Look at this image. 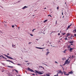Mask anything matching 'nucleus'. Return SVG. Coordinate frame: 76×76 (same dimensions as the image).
Listing matches in <instances>:
<instances>
[{
  "mask_svg": "<svg viewBox=\"0 0 76 76\" xmlns=\"http://www.w3.org/2000/svg\"><path fill=\"white\" fill-rule=\"evenodd\" d=\"M57 72H58V73L57 74V75H54V76H58V74L59 73H61L62 75H63V73L62 72L61 70H58L57 71Z\"/></svg>",
  "mask_w": 76,
  "mask_h": 76,
  "instance_id": "1",
  "label": "nucleus"
},
{
  "mask_svg": "<svg viewBox=\"0 0 76 76\" xmlns=\"http://www.w3.org/2000/svg\"><path fill=\"white\" fill-rule=\"evenodd\" d=\"M36 73H37L38 75H42L44 73V72H40L38 71L37 70H35Z\"/></svg>",
  "mask_w": 76,
  "mask_h": 76,
  "instance_id": "2",
  "label": "nucleus"
},
{
  "mask_svg": "<svg viewBox=\"0 0 76 76\" xmlns=\"http://www.w3.org/2000/svg\"><path fill=\"white\" fill-rule=\"evenodd\" d=\"M4 56H5V57H7L8 58H9V59H12V60H14V59H13V58L10 57V56H7V55H6L4 54Z\"/></svg>",
  "mask_w": 76,
  "mask_h": 76,
  "instance_id": "3",
  "label": "nucleus"
},
{
  "mask_svg": "<svg viewBox=\"0 0 76 76\" xmlns=\"http://www.w3.org/2000/svg\"><path fill=\"white\" fill-rule=\"evenodd\" d=\"M28 71H30V72H34V71L33 70L31 69V68L29 67H28Z\"/></svg>",
  "mask_w": 76,
  "mask_h": 76,
  "instance_id": "4",
  "label": "nucleus"
},
{
  "mask_svg": "<svg viewBox=\"0 0 76 76\" xmlns=\"http://www.w3.org/2000/svg\"><path fill=\"white\" fill-rule=\"evenodd\" d=\"M7 61H9V62H10L11 63H12L13 64H15L14 63V62H12L11 61L9 60H7Z\"/></svg>",
  "mask_w": 76,
  "mask_h": 76,
  "instance_id": "5",
  "label": "nucleus"
},
{
  "mask_svg": "<svg viewBox=\"0 0 76 76\" xmlns=\"http://www.w3.org/2000/svg\"><path fill=\"white\" fill-rule=\"evenodd\" d=\"M46 50L48 51V52L46 53V56H48V54L49 53H50V52H49L48 49H47Z\"/></svg>",
  "mask_w": 76,
  "mask_h": 76,
  "instance_id": "6",
  "label": "nucleus"
},
{
  "mask_svg": "<svg viewBox=\"0 0 76 76\" xmlns=\"http://www.w3.org/2000/svg\"><path fill=\"white\" fill-rule=\"evenodd\" d=\"M64 75H66V76H67V75H69V74H67L66 73V72H64Z\"/></svg>",
  "mask_w": 76,
  "mask_h": 76,
  "instance_id": "7",
  "label": "nucleus"
},
{
  "mask_svg": "<svg viewBox=\"0 0 76 76\" xmlns=\"http://www.w3.org/2000/svg\"><path fill=\"white\" fill-rule=\"evenodd\" d=\"M69 59H68L67 60H66V61H65V63L64 64V65H65V64H66L67 62V61H69Z\"/></svg>",
  "mask_w": 76,
  "mask_h": 76,
  "instance_id": "8",
  "label": "nucleus"
},
{
  "mask_svg": "<svg viewBox=\"0 0 76 76\" xmlns=\"http://www.w3.org/2000/svg\"><path fill=\"white\" fill-rule=\"evenodd\" d=\"M50 75H51V74L48 73L46 74V76H50Z\"/></svg>",
  "mask_w": 76,
  "mask_h": 76,
  "instance_id": "9",
  "label": "nucleus"
},
{
  "mask_svg": "<svg viewBox=\"0 0 76 76\" xmlns=\"http://www.w3.org/2000/svg\"><path fill=\"white\" fill-rule=\"evenodd\" d=\"M68 42L70 44H73V42H74V41L73 40L72 41Z\"/></svg>",
  "mask_w": 76,
  "mask_h": 76,
  "instance_id": "10",
  "label": "nucleus"
},
{
  "mask_svg": "<svg viewBox=\"0 0 76 76\" xmlns=\"http://www.w3.org/2000/svg\"><path fill=\"white\" fill-rule=\"evenodd\" d=\"M28 7H27L26 6H25L24 7H23L22 9H25L26 8H27Z\"/></svg>",
  "mask_w": 76,
  "mask_h": 76,
  "instance_id": "11",
  "label": "nucleus"
},
{
  "mask_svg": "<svg viewBox=\"0 0 76 76\" xmlns=\"http://www.w3.org/2000/svg\"><path fill=\"white\" fill-rule=\"evenodd\" d=\"M72 50H73L72 48H70V49L69 50L70 51V52H72Z\"/></svg>",
  "mask_w": 76,
  "mask_h": 76,
  "instance_id": "12",
  "label": "nucleus"
},
{
  "mask_svg": "<svg viewBox=\"0 0 76 76\" xmlns=\"http://www.w3.org/2000/svg\"><path fill=\"white\" fill-rule=\"evenodd\" d=\"M69 74H72L73 73V71H71L69 72Z\"/></svg>",
  "mask_w": 76,
  "mask_h": 76,
  "instance_id": "13",
  "label": "nucleus"
},
{
  "mask_svg": "<svg viewBox=\"0 0 76 76\" xmlns=\"http://www.w3.org/2000/svg\"><path fill=\"white\" fill-rule=\"evenodd\" d=\"M69 63H70V61H68L67 62H66V64H69Z\"/></svg>",
  "mask_w": 76,
  "mask_h": 76,
  "instance_id": "14",
  "label": "nucleus"
},
{
  "mask_svg": "<svg viewBox=\"0 0 76 76\" xmlns=\"http://www.w3.org/2000/svg\"><path fill=\"white\" fill-rule=\"evenodd\" d=\"M7 67H9L10 68H11V67H13V66H7Z\"/></svg>",
  "mask_w": 76,
  "mask_h": 76,
  "instance_id": "15",
  "label": "nucleus"
},
{
  "mask_svg": "<svg viewBox=\"0 0 76 76\" xmlns=\"http://www.w3.org/2000/svg\"><path fill=\"white\" fill-rule=\"evenodd\" d=\"M73 58H74V56H73V55L72 56V57H71V59H73Z\"/></svg>",
  "mask_w": 76,
  "mask_h": 76,
  "instance_id": "16",
  "label": "nucleus"
},
{
  "mask_svg": "<svg viewBox=\"0 0 76 76\" xmlns=\"http://www.w3.org/2000/svg\"><path fill=\"white\" fill-rule=\"evenodd\" d=\"M70 45H68L67 48H70Z\"/></svg>",
  "mask_w": 76,
  "mask_h": 76,
  "instance_id": "17",
  "label": "nucleus"
},
{
  "mask_svg": "<svg viewBox=\"0 0 76 76\" xmlns=\"http://www.w3.org/2000/svg\"><path fill=\"white\" fill-rule=\"evenodd\" d=\"M1 56L3 58H4L5 59H7V58L4 57L3 56Z\"/></svg>",
  "mask_w": 76,
  "mask_h": 76,
  "instance_id": "18",
  "label": "nucleus"
},
{
  "mask_svg": "<svg viewBox=\"0 0 76 76\" xmlns=\"http://www.w3.org/2000/svg\"><path fill=\"white\" fill-rule=\"evenodd\" d=\"M48 20H45L44 21V23H45L46 22H47V21H48Z\"/></svg>",
  "mask_w": 76,
  "mask_h": 76,
  "instance_id": "19",
  "label": "nucleus"
},
{
  "mask_svg": "<svg viewBox=\"0 0 76 76\" xmlns=\"http://www.w3.org/2000/svg\"><path fill=\"white\" fill-rule=\"evenodd\" d=\"M14 70L17 73H18V70H16V69H14Z\"/></svg>",
  "mask_w": 76,
  "mask_h": 76,
  "instance_id": "20",
  "label": "nucleus"
},
{
  "mask_svg": "<svg viewBox=\"0 0 76 76\" xmlns=\"http://www.w3.org/2000/svg\"><path fill=\"white\" fill-rule=\"evenodd\" d=\"M39 49H40V50H42V49H44L43 48H39Z\"/></svg>",
  "mask_w": 76,
  "mask_h": 76,
  "instance_id": "21",
  "label": "nucleus"
},
{
  "mask_svg": "<svg viewBox=\"0 0 76 76\" xmlns=\"http://www.w3.org/2000/svg\"><path fill=\"white\" fill-rule=\"evenodd\" d=\"M67 35L68 36H69V35H70V34L68 33L67 34Z\"/></svg>",
  "mask_w": 76,
  "mask_h": 76,
  "instance_id": "22",
  "label": "nucleus"
},
{
  "mask_svg": "<svg viewBox=\"0 0 76 76\" xmlns=\"http://www.w3.org/2000/svg\"><path fill=\"white\" fill-rule=\"evenodd\" d=\"M30 35H31V37H33V34H30Z\"/></svg>",
  "mask_w": 76,
  "mask_h": 76,
  "instance_id": "23",
  "label": "nucleus"
},
{
  "mask_svg": "<svg viewBox=\"0 0 76 76\" xmlns=\"http://www.w3.org/2000/svg\"><path fill=\"white\" fill-rule=\"evenodd\" d=\"M39 67H41V68H43V69H44V68L43 67H42V66H39Z\"/></svg>",
  "mask_w": 76,
  "mask_h": 76,
  "instance_id": "24",
  "label": "nucleus"
},
{
  "mask_svg": "<svg viewBox=\"0 0 76 76\" xmlns=\"http://www.w3.org/2000/svg\"><path fill=\"white\" fill-rule=\"evenodd\" d=\"M62 59L63 60H66V58L64 57L63 58H62Z\"/></svg>",
  "mask_w": 76,
  "mask_h": 76,
  "instance_id": "25",
  "label": "nucleus"
},
{
  "mask_svg": "<svg viewBox=\"0 0 76 76\" xmlns=\"http://www.w3.org/2000/svg\"><path fill=\"white\" fill-rule=\"evenodd\" d=\"M73 32H75L76 33V29H75L74 30H73Z\"/></svg>",
  "mask_w": 76,
  "mask_h": 76,
  "instance_id": "26",
  "label": "nucleus"
},
{
  "mask_svg": "<svg viewBox=\"0 0 76 76\" xmlns=\"http://www.w3.org/2000/svg\"><path fill=\"white\" fill-rule=\"evenodd\" d=\"M0 33H1V34H3V32L1 31H0Z\"/></svg>",
  "mask_w": 76,
  "mask_h": 76,
  "instance_id": "27",
  "label": "nucleus"
},
{
  "mask_svg": "<svg viewBox=\"0 0 76 76\" xmlns=\"http://www.w3.org/2000/svg\"><path fill=\"white\" fill-rule=\"evenodd\" d=\"M59 7H57V10H58V9H59Z\"/></svg>",
  "mask_w": 76,
  "mask_h": 76,
  "instance_id": "28",
  "label": "nucleus"
},
{
  "mask_svg": "<svg viewBox=\"0 0 76 76\" xmlns=\"http://www.w3.org/2000/svg\"><path fill=\"white\" fill-rule=\"evenodd\" d=\"M65 34H66V33H62V34L63 35H65Z\"/></svg>",
  "mask_w": 76,
  "mask_h": 76,
  "instance_id": "29",
  "label": "nucleus"
},
{
  "mask_svg": "<svg viewBox=\"0 0 76 76\" xmlns=\"http://www.w3.org/2000/svg\"><path fill=\"white\" fill-rule=\"evenodd\" d=\"M44 64V65H45V66H48L46 64Z\"/></svg>",
  "mask_w": 76,
  "mask_h": 76,
  "instance_id": "30",
  "label": "nucleus"
},
{
  "mask_svg": "<svg viewBox=\"0 0 76 76\" xmlns=\"http://www.w3.org/2000/svg\"><path fill=\"white\" fill-rule=\"evenodd\" d=\"M12 28H14L15 27V26L14 25L12 26Z\"/></svg>",
  "mask_w": 76,
  "mask_h": 76,
  "instance_id": "31",
  "label": "nucleus"
},
{
  "mask_svg": "<svg viewBox=\"0 0 76 76\" xmlns=\"http://www.w3.org/2000/svg\"><path fill=\"white\" fill-rule=\"evenodd\" d=\"M64 53H66V50H64Z\"/></svg>",
  "mask_w": 76,
  "mask_h": 76,
  "instance_id": "32",
  "label": "nucleus"
},
{
  "mask_svg": "<svg viewBox=\"0 0 76 76\" xmlns=\"http://www.w3.org/2000/svg\"><path fill=\"white\" fill-rule=\"evenodd\" d=\"M35 29H33V30H32V32H34V30H35Z\"/></svg>",
  "mask_w": 76,
  "mask_h": 76,
  "instance_id": "33",
  "label": "nucleus"
},
{
  "mask_svg": "<svg viewBox=\"0 0 76 76\" xmlns=\"http://www.w3.org/2000/svg\"><path fill=\"white\" fill-rule=\"evenodd\" d=\"M53 32H57V31H53V32H52V33H53Z\"/></svg>",
  "mask_w": 76,
  "mask_h": 76,
  "instance_id": "34",
  "label": "nucleus"
},
{
  "mask_svg": "<svg viewBox=\"0 0 76 76\" xmlns=\"http://www.w3.org/2000/svg\"><path fill=\"white\" fill-rule=\"evenodd\" d=\"M74 36L76 37V34H74Z\"/></svg>",
  "mask_w": 76,
  "mask_h": 76,
  "instance_id": "35",
  "label": "nucleus"
},
{
  "mask_svg": "<svg viewBox=\"0 0 76 76\" xmlns=\"http://www.w3.org/2000/svg\"><path fill=\"white\" fill-rule=\"evenodd\" d=\"M70 26H68V28H70Z\"/></svg>",
  "mask_w": 76,
  "mask_h": 76,
  "instance_id": "36",
  "label": "nucleus"
},
{
  "mask_svg": "<svg viewBox=\"0 0 76 76\" xmlns=\"http://www.w3.org/2000/svg\"><path fill=\"white\" fill-rule=\"evenodd\" d=\"M36 48H38V49H39V48H38V47H36Z\"/></svg>",
  "mask_w": 76,
  "mask_h": 76,
  "instance_id": "37",
  "label": "nucleus"
},
{
  "mask_svg": "<svg viewBox=\"0 0 76 76\" xmlns=\"http://www.w3.org/2000/svg\"><path fill=\"white\" fill-rule=\"evenodd\" d=\"M69 58H70V59H71V58L70 56L69 57Z\"/></svg>",
  "mask_w": 76,
  "mask_h": 76,
  "instance_id": "38",
  "label": "nucleus"
},
{
  "mask_svg": "<svg viewBox=\"0 0 76 76\" xmlns=\"http://www.w3.org/2000/svg\"><path fill=\"white\" fill-rule=\"evenodd\" d=\"M66 39H67V38H66L65 39V40H66Z\"/></svg>",
  "mask_w": 76,
  "mask_h": 76,
  "instance_id": "39",
  "label": "nucleus"
},
{
  "mask_svg": "<svg viewBox=\"0 0 76 76\" xmlns=\"http://www.w3.org/2000/svg\"><path fill=\"white\" fill-rule=\"evenodd\" d=\"M60 35V33H58V35Z\"/></svg>",
  "mask_w": 76,
  "mask_h": 76,
  "instance_id": "40",
  "label": "nucleus"
},
{
  "mask_svg": "<svg viewBox=\"0 0 76 76\" xmlns=\"http://www.w3.org/2000/svg\"><path fill=\"white\" fill-rule=\"evenodd\" d=\"M2 64H3V65H4V64L2 63Z\"/></svg>",
  "mask_w": 76,
  "mask_h": 76,
  "instance_id": "41",
  "label": "nucleus"
},
{
  "mask_svg": "<svg viewBox=\"0 0 76 76\" xmlns=\"http://www.w3.org/2000/svg\"><path fill=\"white\" fill-rule=\"evenodd\" d=\"M13 45H13V44H12V46L13 47Z\"/></svg>",
  "mask_w": 76,
  "mask_h": 76,
  "instance_id": "42",
  "label": "nucleus"
},
{
  "mask_svg": "<svg viewBox=\"0 0 76 76\" xmlns=\"http://www.w3.org/2000/svg\"><path fill=\"white\" fill-rule=\"evenodd\" d=\"M25 61V62H28V61Z\"/></svg>",
  "mask_w": 76,
  "mask_h": 76,
  "instance_id": "43",
  "label": "nucleus"
},
{
  "mask_svg": "<svg viewBox=\"0 0 76 76\" xmlns=\"http://www.w3.org/2000/svg\"><path fill=\"white\" fill-rule=\"evenodd\" d=\"M31 44V42H29L28 44Z\"/></svg>",
  "mask_w": 76,
  "mask_h": 76,
  "instance_id": "44",
  "label": "nucleus"
},
{
  "mask_svg": "<svg viewBox=\"0 0 76 76\" xmlns=\"http://www.w3.org/2000/svg\"><path fill=\"white\" fill-rule=\"evenodd\" d=\"M48 16H50V17H52L51 16V15H48Z\"/></svg>",
  "mask_w": 76,
  "mask_h": 76,
  "instance_id": "45",
  "label": "nucleus"
},
{
  "mask_svg": "<svg viewBox=\"0 0 76 76\" xmlns=\"http://www.w3.org/2000/svg\"><path fill=\"white\" fill-rule=\"evenodd\" d=\"M63 15V13L62 12V15Z\"/></svg>",
  "mask_w": 76,
  "mask_h": 76,
  "instance_id": "46",
  "label": "nucleus"
},
{
  "mask_svg": "<svg viewBox=\"0 0 76 76\" xmlns=\"http://www.w3.org/2000/svg\"><path fill=\"white\" fill-rule=\"evenodd\" d=\"M15 26H16V27H18V26H17L16 25H15Z\"/></svg>",
  "mask_w": 76,
  "mask_h": 76,
  "instance_id": "47",
  "label": "nucleus"
},
{
  "mask_svg": "<svg viewBox=\"0 0 76 76\" xmlns=\"http://www.w3.org/2000/svg\"><path fill=\"white\" fill-rule=\"evenodd\" d=\"M47 8L46 7L44 8V9H46Z\"/></svg>",
  "mask_w": 76,
  "mask_h": 76,
  "instance_id": "48",
  "label": "nucleus"
},
{
  "mask_svg": "<svg viewBox=\"0 0 76 76\" xmlns=\"http://www.w3.org/2000/svg\"><path fill=\"white\" fill-rule=\"evenodd\" d=\"M65 51H67V50L66 49V50H65Z\"/></svg>",
  "mask_w": 76,
  "mask_h": 76,
  "instance_id": "49",
  "label": "nucleus"
},
{
  "mask_svg": "<svg viewBox=\"0 0 76 76\" xmlns=\"http://www.w3.org/2000/svg\"><path fill=\"white\" fill-rule=\"evenodd\" d=\"M27 64L29 65V63H27Z\"/></svg>",
  "mask_w": 76,
  "mask_h": 76,
  "instance_id": "50",
  "label": "nucleus"
},
{
  "mask_svg": "<svg viewBox=\"0 0 76 76\" xmlns=\"http://www.w3.org/2000/svg\"><path fill=\"white\" fill-rule=\"evenodd\" d=\"M65 4L66 6H67V4H66V2H65Z\"/></svg>",
  "mask_w": 76,
  "mask_h": 76,
  "instance_id": "51",
  "label": "nucleus"
},
{
  "mask_svg": "<svg viewBox=\"0 0 76 76\" xmlns=\"http://www.w3.org/2000/svg\"><path fill=\"white\" fill-rule=\"evenodd\" d=\"M19 28H20V27H19L18 28V29H19Z\"/></svg>",
  "mask_w": 76,
  "mask_h": 76,
  "instance_id": "52",
  "label": "nucleus"
},
{
  "mask_svg": "<svg viewBox=\"0 0 76 76\" xmlns=\"http://www.w3.org/2000/svg\"><path fill=\"white\" fill-rule=\"evenodd\" d=\"M55 63H58L57 62V61H55Z\"/></svg>",
  "mask_w": 76,
  "mask_h": 76,
  "instance_id": "53",
  "label": "nucleus"
},
{
  "mask_svg": "<svg viewBox=\"0 0 76 76\" xmlns=\"http://www.w3.org/2000/svg\"><path fill=\"white\" fill-rule=\"evenodd\" d=\"M32 75H35V74H33Z\"/></svg>",
  "mask_w": 76,
  "mask_h": 76,
  "instance_id": "54",
  "label": "nucleus"
},
{
  "mask_svg": "<svg viewBox=\"0 0 76 76\" xmlns=\"http://www.w3.org/2000/svg\"><path fill=\"white\" fill-rule=\"evenodd\" d=\"M69 26H72V24H70Z\"/></svg>",
  "mask_w": 76,
  "mask_h": 76,
  "instance_id": "55",
  "label": "nucleus"
},
{
  "mask_svg": "<svg viewBox=\"0 0 76 76\" xmlns=\"http://www.w3.org/2000/svg\"><path fill=\"white\" fill-rule=\"evenodd\" d=\"M4 26H6V24H4Z\"/></svg>",
  "mask_w": 76,
  "mask_h": 76,
  "instance_id": "56",
  "label": "nucleus"
},
{
  "mask_svg": "<svg viewBox=\"0 0 76 76\" xmlns=\"http://www.w3.org/2000/svg\"><path fill=\"white\" fill-rule=\"evenodd\" d=\"M68 36H68V35H67V36L66 37V38H67Z\"/></svg>",
  "mask_w": 76,
  "mask_h": 76,
  "instance_id": "57",
  "label": "nucleus"
},
{
  "mask_svg": "<svg viewBox=\"0 0 76 76\" xmlns=\"http://www.w3.org/2000/svg\"><path fill=\"white\" fill-rule=\"evenodd\" d=\"M56 23H57V21H56Z\"/></svg>",
  "mask_w": 76,
  "mask_h": 76,
  "instance_id": "58",
  "label": "nucleus"
},
{
  "mask_svg": "<svg viewBox=\"0 0 76 76\" xmlns=\"http://www.w3.org/2000/svg\"><path fill=\"white\" fill-rule=\"evenodd\" d=\"M71 45H73V44H72L71 43Z\"/></svg>",
  "mask_w": 76,
  "mask_h": 76,
  "instance_id": "59",
  "label": "nucleus"
},
{
  "mask_svg": "<svg viewBox=\"0 0 76 76\" xmlns=\"http://www.w3.org/2000/svg\"><path fill=\"white\" fill-rule=\"evenodd\" d=\"M7 55H9V53H7Z\"/></svg>",
  "mask_w": 76,
  "mask_h": 76,
  "instance_id": "60",
  "label": "nucleus"
},
{
  "mask_svg": "<svg viewBox=\"0 0 76 76\" xmlns=\"http://www.w3.org/2000/svg\"><path fill=\"white\" fill-rule=\"evenodd\" d=\"M18 64V65H20V64Z\"/></svg>",
  "mask_w": 76,
  "mask_h": 76,
  "instance_id": "61",
  "label": "nucleus"
},
{
  "mask_svg": "<svg viewBox=\"0 0 76 76\" xmlns=\"http://www.w3.org/2000/svg\"><path fill=\"white\" fill-rule=\"evenodd\" d=\"M19 2H20V1H18V3H19Z\"/></svg>",
  "mask_w": 76,
  "mask_h": 76,
  "instance_id": "62",
  "label": "nucleus"
},
{
  "mask_svg": "<svg viewBox=\"0 0 76 76\" xmlns=\"http://www.w3.org/2000/svg\"><path fill=\"white\" fill-rule=\"evenodd\" d=\"M18 76H21V75H18Z\"/></svg>",
  "mask_w": 76,
  "mask_h": 76,
  "instance_id": "63",
  "label": "nucleus"
},
{
  "mask_svg": "<svg viewBox=\"0 0 76 76\" xmlns=\"http://www.w3.org/2000/svg\"><path fill=\"white\" fill-rule=\"evenodd\" d=\"M61 39H62L61 38L60 39V40H61Z\"/></svg>",
  "mask_w": 76,
  "mask_h": 76,
  "instance_id": "64",
  "label": "nucleus"
}]
</instances>
